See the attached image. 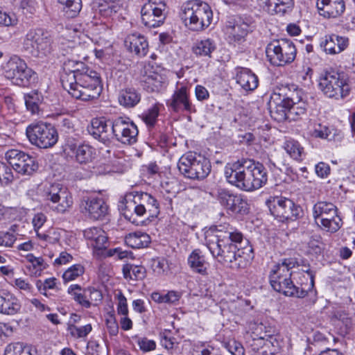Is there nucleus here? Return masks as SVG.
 I'll list each match as a JSON object with an SVG mask.
<instances>
[{
    "label": "nucleus",
    "instance_id": "f257e3e1",
    "mask_svg": "<svg viewBox=\"0 0 355 355\" xmlns=\"http://www.w3.org/2000/svg\"><path fill=\"white\" fill-rule=\"evenodd\" d=\"M207 246L214 257L223 263L240 266L241 260L249 261L254 257L253 248L243 234L229 224L216 226L206 236Z\"/></svg>",
    "mask_w": 355,
    "mask_h": 355
},
{
    "label": "nucleus",
    "instance_id": "f03ea898",
    "mask_svg": "<svg viewBox=\"0 0 355 355\" xmlns=\"http://www.w3.org/2000/svg\"><path fill=\"white\" fill-rule=\"evenodd\" d=\"M61 83L71 96L84 101L97 98L103 89L98 73L79 60L71 73L62 76Z\"/></svg>",
    "mask_w": 355,
    "mask_h": 355
},
{
    "label": "nucleus",
    "instance_id": "7ed1b4c3",
    "mask_svg": "<svg viewBox=\"0 0 355 355\" xmlns=\"http://www.w3.org/2000/svg\"><path fill=\"white\" fill-rule=\"evenodd\" d=\"M225 175L228 182L245 191L259 189L268 181L265 166L252 159H243L226 166Z\"/></svg>",
    "mask_w": 355,
    "mask_h": 355
},
{
    "label": "nucleus",
    "instance_id": "20e7f679",
    "mask_svg": "<svg viewBox=\"0 0 355 355\" xmlns=\"http://www.w3.org/2000/svg\"><path fill=\"white\" fill-rule=\"evenodd\" d=\"M120 207L124 217L137 225L140 222L136 216L150 219L159 214V202L153 196L145 192L132 191L126 193Z\"/></svg>",
    "mask_w": 355,
    "mask_h": 355
},
{
    "label": "nucleus",
    "instance_id": "39448f33",
    "mask_svg": "<svg viewBox=\"0 0 355 355\" xmlns=\"http://www.w3.org/2000/svg\"><path fill=\"white\" fill-rule=\"evenodd\" d=\"M180 17L186 27L193 31H201L211 23L213 12L206 2L192 0L183 3Z\"/></svg>",
    "mask_w": 355,
    "mask_h": 355
},
{
    "label": "nucleus",
    "instance_id": "423d86ee",
    "mask_svg": "<svg viewBox=\"0 0 355 355\" xmlns=\"http://www.w3.org/2000/svg\"><path fill=\"white\" fill-rule=\"evenodd\" d=\"M178 168L185 178L201 180L210 173L211 166L209 159L204 155L189 152L179 159Z\"/></svg>",
    "mask_w": 355,
    "mask_h": 355
},
{
    "label": "nucleus",
    "instance_id": "0eeeda50",
    "mask_svg": "<svg viewBox=\"0 0 355 355\" xmlns=\"http://www.w3.org/2000/svg\"><path fill=\"white\" fill-rule=\"evenodd\" d=\"M53 39L51 34L43 28H32L26 33L23 41V50L34 58H44L52 51Z\"/></svg>",
    "mask_w": 355,
    "mask_h": 355
},
{
    "label": "nucleus",
    "instance_id": "6e6552de",
    "mask_svg": "<svg viewBox=\"0 0 355 355\" xmlns=\"http://www.w3.org/2000/svg\"><path fill=\"white\" fill-rule=\"evenodd\" d=\"M319 87L329 98H344L350 91L347 75L334 70L325 71L320 77Z\"/></svg>",
    "mask_w": 355,
    "mask_h": 355
},
{
    "label": "nucleus",
    "instance_id": "1a4fd4ad",
    "mask_svg": "<svg viewBox=\"0 0 355 355\" xmlns=\"http://www.w3.org/2000/svg\"><path fill=\"white\" fill-rule=\"evenodd\" d=\"M3 73L13 84L26 87L35 82V72L18 56H13L3 65Z\"/></svg>",
    "mask_w": 355,
    "mask_h": 355
},
{
    "label": "nucleus",
    "instance_id": "9d476101",
    "mask_svg": "<svg viewBox=\"0 0 355 355\" xmlns=\"http://www.w3.org/2000/svg\"><path fill=\"white\" fill-rule=\"evenodd\" d=\"M26 134L30 142L40 148H51L58 139L56 129L52 124L47 123L31 124L26 128Z\"/></svg>",
    "mask_w": 355,
    "mask_h": 355
},
{
    "label": "nucleus",
    "instance_id": "9b49d317",
    "mask_svg": "<svg viewBox=\"0 0 355 355\" xmlns=\"http://www.w3.org/2000/svg\"><path fill=\"white\" fill-rule=\"evenodd\" d=\"M266 205L270 214L280 221L296 219L302 214L301 207L286 198L276 197L268 200Z\"/></svg>",
    "mask_w": 355,
    "mask_h": 355
},
{
    "label": "nucleus",
    "instance_id": "f8f14e48",
    "mask_svg": "<svg viewBox=\"0 0 355 355\" xmlns=\"http://www.w3.org/2000/svg\"><path fill=\"white\" fill-rule=\"evenodd\" d=\"M5 157L10 166L19 174L31 175L38 169L35 158L24 151L11 149L6 152Z\"/></svg>",
    "mask_w": 355,
    "mask_h": 355
},
{
    "label": "nucleus",
    "instance_id": "ddd939ff",
    "mask_svg": "<svg viewBox=\"0 0 355 355\" xmlns=\"http://www.w3.org/2000/svg\"><path fill=\"white\" fill-rule=\"evenodd\" d=\"M112 125L113 140L128 145L137 142L139 131L137 125L129 119L118 117L113 120Z\"/></svg>",
    "mask_w": 355,
    "mask_h": 355
},
{
    "label": "nucleus",
    "instance_id": "4468645a",
    "mask_svg": "<svg viewBox=\"0 0 355 355\" xmlns=\"http://www.w3.org/2000/svg\"><path fill=\"white\" fill-rule=\"evenodd\" d=\"M216 199L225 209L233 213L245 214L248 211V204L246 200L241 196L236 195L227 189H218Z\"/></svg>",
    "mask_w": 355,
    "mask_h": 355
},
{
    "label": "nucleus",
    "instance_id": "2eb2a0df",
    "mask_svg": "<svg viewBox=\"0 0 355 355\" xmlns=\"http://www.w3.org/2000/svg\"><path fill=\"white\" fill-rule=\"evenodd\" d=\"M46 200L57 204L55 209L59 213L65 212L73 204L72 197L67 188L60 184H53L46 191Z\"/></svg>",
    "mask_w": 355,
    "mask_h": 355
},
{
    "label": "nucleus",
    "instance_id": "dca6fc26",
    "mask_svg": "<svg viewBox=\"0 0 355 355\" xmlns=\"http://www.w3.org/2000/svg\"><path fill=\"white\" fill-rule=\"evenodd\" d=\"M166 103L168 109L174 112H196L195 106L190 101L187 88L184 86L177 88Z\"/></svg>",
    "mask_w": 355,
    "mask_h": 355
},
{
    "label": "nucleus",
    "instance_id": "f3484780",
    "mask_svg": "<svg viewBox=\"0 0 355 355\" xmlns=\"http://www.w3.org/2000/svg\"><path fill=\"white\" fill-rule=\"evenodd\" d=\"M113 121L105 118H95L88 127L89 133L96 139L103 144H110L113 141Z\"/></svg>",
    "mask_w": 355,
    "mask_h": 355
},
{
    "label": "nucleus",
    "instance_id": "a211bd4d",
    "mask_svg": "<svg viewBox=\"0 0 355 355\" xmlns=\"http://www.w3.org/2000/svg\"><path fill=\"white\" fill-rule=\"evenodd\" d=\"M140 83L144 89L148 92H159L165 85V78L162 75L145 67L141 71Z\"/></svg>",
    "mask_w": 355,
    "mask_h": 355
},
{
    "label": "nucleus",
    "instance_id": "6ab92c4d",
    "mask_svg": "<svg viewBox=\"0 0 355 355\" xmlns=\"http://www.w3.org/2000/svg\"><path fill=\"white\" fill-rule=\"evenodd\" d=\"M254 21L251 19L241 17L235 21H227L226 31L230 38L235 42H240L250 31H252Z\"/></svg>",
    "mask_w": 355,
    "mask_h": 355
},
{
    "label": "nucleus",
    "instance_id": "aec40b11",
    "mask_svg": "<svg viewBox=\"0 0 355 355\" xmlns=\"http://www.w3.org/2000/svg\"><path fill=\"white\" fill-rule=\"evenodd\" d=\"M81 207L83 213L95 220L103 219L107 213V206L101 198L88 197L82 202Z\"/></svg>",
    "mask_w": 355,
    "mask_h": 355
},
{
    "label": "nucleus",
    "instance_id": "412c9836",
    "mask_svg": "<svg viewBox=\"0 0 355 355\" xmlns=\"http://www.w3.org/2000/svg\"><path fill=\"white\" fill-rule=\"evenodd\" d=\"M319 14L326 18H336L345 10L343 0H317Z\"/></svg>",
    "mask_w": 355,
    "mask_h": 355
},
{
    "label": "nucleus",
    "instance_id": "4be33fe9",
    "mask_svg": "<svg viewBox=\"0 0 355 355\" xmlns=\"http://www.w3.org/2000/svg\"><path fill=\"white\" fill-rule=\"evenodd\" d=\"M166 14L167 12L144 5L141 10V21L148 28H157L164 24Z\"/></svg>",
    "mask_w": 355,
    "mask_h": 355
},
{
    "label": "nucleus",
    "instance_id": "5701e85b",
    "mask_svg": "<svg viewBox=\"0 0 355 355\" xmlns=\"http://www.w3.org/2000/svg\"><path fill=\"white\" fill-rule=\"evenodd\" d=\"M83 235L85 239L90 241V245L94 249L101 250L107 248V236L101 228H87L83 231Z\"/></svg>",
    "mask_w": 355,
    "mask_h": 355
},
{
    "label": "nucleus",
    "instance_id": "b1692460",
    "mask_svg": "<svg viewBox=\"0 0 355 355\" xmlns=\"http://www.w3.org/2000/svg\"><path fill=\"white\" fill-rule=\"evenodd\" d=\"M125 46L139 56H145L148 51V43L146 38L140 33L129 35L125 40Z\"/></svg>",
    "mask_w": 355,
    "mask_h": 355
},
{
    "label": "nucleus",
    "instance_id": "393cba45",
    "mask_svg": "<svg viewBox=\"0 0 355 355\" xmlns=\"http://www.w3.org/2000/svg\"><path fill=\"white\" fill-rule=\"evenodd\" d=\"M348 45V39L337 35H326L320 43V46L326 53H339Z\"/></svg>",
    "mask_w": 355,
    "mask_h": 355
},
{
    "label": "nucleus",
    "instance_id": "a878e982",
    "mask_svg": "<svg viewBox=\"0 0 355 355\" xmlns=\"http://www.w3.org/2000/svg\"><path fill=\"white\" fill-rule=\"evenodd\" d=\"M288 106L276 96H271L268 102V109L271 117L277 122L288 120Z\"/></svg>",
    "mask_w": 355,
    "mask_h": 355
},
{
    "label": "nucleus",
    "instance_id": "bb28decb",
    "mask_svg": "<svg viewBox=\"0 0 355 355\" xmlns=\"http://www.w3.org/2000/svg\"><path fill=\"white\" fill-rule=\"evenodd\" d=\"M21 309V304L16 297L7 290H0V313L15 315Z\"/></svg>",
    "mask_w": 355,
    "mask_h": 355
},
{
    "label": "nucleus",
    "instance_id": "cd10ccee",
    "mask_svg": "<svg viewBox=\"0 0 355 355\" xmlns=\"http://www.w3.org/2000/svg\"><path fill=\"white\" fill-rule=\"evenodd\" d=\"M291 277V272H283L274 266L270 275V284L272 288H299L294 285Z\"/></svg>",
    "mask_w": 355,
    "mask_h": 355
},
{
    "label": "nucleus",
    "instance_id": "c85d7f7f",
    "mask_svg": "<svg viewBox=\"0 0 355 355\" xmlns=\"http://www.w3.org/2000/svg\"><path fill=\"white\" fill-rule=\"evenodd\" d=\"M236 83L245 91H252L257 87L259 80L250 69L242 68L236 74Z\"/></svg>",
    "mask_w": 355,
    "mask_h": 355
},
{
    "label": "nucleus",
    "instance_id": "c756f323",
    "mask_svg": "<svg viewBox=\"0 0 355 355\" xmlns=\"http://www.w3.org/2000/svg\"><path fill=\"white\" fill-rule=\"evenodd\" d=\"M187 261L193 272L201 275L207 274L209 263L205 261V257L201 254L200 250H194L189 256Z\"/></svg>",
    "mask_w": 355,
    "mask_h": 355
},
{
    "label": "nucleus",
    "instance_id": "7c9ffc66",
    "mask_svg": "<svg viewBox=\"0 0 355 355\" xmlns=\"http://www.w3.org/2000/svg\"><path fill=\"white\" fill-rule=\"evenodd\" d=\"M75 160L81 165L91 163L95 157V149L89 144H81L73 153Z\"/></svg>",
    "mask_w": 355,
    "mask_h": 355
},
{
    "label": "nucleus",
    "instance_id": "2f4dec72",
    "mask_svg": "<svg viewBox=\"0 0 355 355\" xmlns=\"http://www.w3.org/2000/svg\"><path fill=\"white\" fill-rule=\"evenodd\" d=\"M279 52V66H284L294 61L297 51L291 41L283 39L282 49Z\"/></svg>",
    "mask_w": 355,
    "mask_h": 355
},
{
    "label": "nucleus",
    "instance_id": "473e14b6",
    "mask_svg": "<svg viewBox=\"0 0 355 355\" xmlns=\"http://www.w3.org/2000/svg\"><path fill=\"white\" fill-rule=\"evenodd\" d=\"M216 49L215 42L209 38L196 42L192 47L193 53L200 57L211 58V53Z\"/></svg>",
    "mask_w": 355,
    "mask_h": 355
},
{
    "label": "nucleus",
    "instance_id": "72a5a7b5",
    "mask_svg": "<svg viewBox=\"0 0 355 355\" xmlns=\"http://www.w3.org/2000/svg\"><path fill=\"white\" fill-rule=\"evenodd\" d=\"M125 242L132 248H142L148 245L150 238L146 233L135 232L127 235L125 238Z\"/></svg>",
    "mask_w": 355,
    "mask_h": 355
},
{
    "label": "nucleus",
    "instance_id": "f704fd0d",
    "mask_svg": "<svg viewBox=\"0 0 355 355\" xmlns=\"http://www.w3.org/2000/svg\"><path fill=\"white\" fill-rule=\"evenodd\" d=\"M140 100V94L134 88H126L119 96V103L128 108L135 107Z\"/></svg>",
    "mask_w": 355,
    "mask_h": 355
},
{
    "label": "nucleus",
    "instance_id": "c9c22d12",
    "mask_svg": "<svg viewBox=\"0 0 355 355\" xmlns=\"http://www.w3.org/2000/svg\"><path fill=\"white\" fill-rule=\"evenodd\" d=\"M322 230L331 233L336 232L342 226V220L337 214L331 216L326 214L322 218L318 219V224H317Z\"/></svg>",
    "mask_w": 355,
    "mask_h": 355
},
{
    "label": "nucleus",
    "instance_id": "e433bc0d",
    "mask_svg": "<svg viewBox=\"0 0 355 355\" xmlns=\"http://www.w3.org/2000/svg\"><path fill=\"white\" fill-rule=\"evenodd\" d=\"M337 211L336 207L331 202L320 201L314 205L313 208V216L315 221L318 224V219L326 214L334 216Z\"/></svg>",
    "mask_w": 355,
    "mask_h": 355
},
{
    "label": "nucleus",
    "instance_id": "4c0bfd02",
    "mask_svg": "<svg viewBox=\"0 0 355 355\" xmlns=\"http://www.w3.org/2000/svg\"><path fill=\"white\" fill-rule=\"evenodd\" d=\"M283 39L270 42L266 48V54L270 63L275 66H279V55L282 49Z\"/></svg>",
    "mask_w": 355,
    "mask_h": 355
},
{
    "label": "nucleus",
    "instance_id": "58836bf2",
    "mask_svg": "<svg viewBox=\"0 0 355 355\" xmlns=\"http://www.w3.org/2000/svg\"><path fill=\"white\" fill-rule=\"evenodd\" d=\"M24 98L27 109L30 110L32 114L38 113L40 110L39 106L43 101L42 94L34 90L28 94H25Z\"/></svg>",
    "mask_w": 355,
    "mask_h": 355
},
{
    "label": "nucleus",
    "instance_id": "ea45409f",
    "mask_svg": "<svg viewBox=\"0 0 355 355\" xmlns=\"http://www.w3.org/2000/svg\"><path fill=\"white\" fill-rule=\"evenodd\" d=\"M145 268L139 266L126 264L123 267V273L125 279L141 280L145 276Z\"/></svg>",
    "mask_w": 355,
    "mask_h": 355
},
{
    "label": "nucleus",
    "instance_id": "a19ab883",
    "mask_svg": "<svg viewBox=\"0 0 355 355\" xmlns=\"http://www.w3.org/2000/svg\"><path fill=\"white\" fill-rule=\"evenodd\" d=\"M180 293L175 291H169L167 293L162 294L155 291L151 294V298L157 303H174L179 300Z\"/></svg>",
    "mask_w": 355,
    "mask_h": 355
},
{
    "label": "nucleus",
    "instance_id": "79ce46f5",
    "mask_svg": "<svg viewBox=\"0 0 355 355\" xmlns=\"http://www.w3.org/2000/svg\"><path fill=\"white\" fill-rule=\"evenodd\" d=\"M4 355H33L29 346L24 345L22 343L9 344L4 352Z\"/></svg>",
    "mask_w": 355,
    "mask_h": 355
},
{
    "label": "nucleus",
    "instance_id": "37998d69",
    "mask_svg": "<svg viewBox=\"0 0 355 355\" xmlns=\"http://www.w3.org/2000/svg\"><path fill=\"white\" fill-rule=\"evenodd\" d=\"M284 149L295 160H302L303 148L298 141L295 140H288L284 144Z\"/></svg>",
    "mask_w": 355,
    "mask_h": 355
},
{
    "label": "nucleus",
    "instance_id": "c03bdc74",
    "mask_svg": "<svg viewBox=\"0 0 355 355\" xmlns=\"http://www.w3.org/2000/svg\"><path fill=\"white\" fill-rule=\"evenodd\" d=\"M58 2L64 6L65 12L70 17H73L80 11L82 8L81 0H57Z\"/></svg>",
    "mask_w": 355,
    "mask_h": 355
},
{
    "label": "nucleus",
    "instance_id": "a18cd8bd",
    "mask_svg": "<svg viewBox=\"0 0 355 355\" xmlns=\"http://www.w3.org/2000/svg\"><path fill=\"white\" fill-rule=\"evenodd\" d=\"M272 8H268V12L273 14H284L293 6V0H273Z\"/></svg>",
    "mask_w": 355,
    "mask_h": 355
},
{
    "label": "nucleus",
    "instance_id": "49530a36",
    "mask_svg": "<svg viewBox=\"0 0 355 355\" xmlns=\"http://www.w3.org/2000/svg\"><path fill=\"white\" fill-rule=\"evenodd\" d=\"M159 105L156 103L143 112L141 116L147 125L152 127L155 125L159 116Z\"/></svg>",
    "mask_w": 355,
    "mask_h": 355
},
{
    "label": "nucleus",
    "instance_id": "de8ad7c7",
    "mask_svg": "<svg viewBox=\"0 0 355 355\" xmlns=\"http://www.w3.org/2000/svg\"><path fill=\"white\" fill-rule=\"evenodd\" d=\"M306 110V104L305 102L291 105L288 106V120H297L298 117L305 114Z\"/></svg>",
    "mask_w": 355,
    "mask_h": 355
},
{
    "label": "nucleus",
    "instance_id": "09e8293b",
    "mask_svg": "<svg viewBox=\"0 0 355 355\" xmlns=\"http://www.w3.org/2000/svg\"><path fill=\"white\" fill-rule=\"evenodd\" d=\"M322 237L320 235H313L308 243V254H320L322 252Z\"/></svg>",
    "mask_w": 355,
    "mask_h": 355
},
{
    "label": "nucleus",
    "instance_id": "8fccbe9b",
    "mask_svg": "<svg viewBox=\"0 0 355 355\" xmlns=\"http://www.w3.org/2000/svg\"><path fill=\"white\" fill-rule=\"evenodd\" d=\"M14 180L12 169L4 163L0 164V184L6 186Z\"/></svg>",
    "mask_w": 355,
    "mask_h": 355
},
{
    "label": "nucleus",
    "instance_id": "3c124183",
    "mask_svg": "<svg viewBox=\"0 0 355 355\" xmlns=\"http://www.w3.org/2000/svg\"><path fill=\"white\" fill-rule=\"evenodd\" d=\"M84 268L80 264H76L67 269L63 274L62 278L65 282L75 279L76 277L83 275Z\"/></svg>",
    "mask_w": 355,
    "mask_h": 355
},
{
    "label": "nucleus",
    "instance_id": "603ef678",
    "mask_svg": "<svg viewBox=\"0 0 355 355\" xmlns=\"http://www.w3.org/2000/svg\"><path fill=\"white\" fill-rule=\"evenodd\" d=\"M278 270H282L283 272H291L290 270L297 267V257L285 258L281 260V262L275 266Z\"/></svg>",
    "mask_w": 355,
    "mask_h": 355
},
{
    "label": "nucleus",
    "instance_id": "864d4df0",
    "mask_svg": "<svg viewBox=\"0 0 355 355\" xmlns=\"http://www.w3.org/2000/svg\"><path fill=\"white\" fill-rule=\"evenodd\" d=\"M92 329V325L88 324L85 326L78 327L74 324H69L68 330L73 336L83 338L86 336Z\"/></svg>",
    "mask_w": 355,
    "mask_h": 355
},
{
    "label": "nucleus",
    "instance_id": "5fc2aeb1",
    "mask_svg": "<svg viewBox=\"0 0 355 355\" xmlns=\"http://www.w3.org/2000/svg\"><path fill=\"white\" fill-rule=\"evenodd\" d=\"M331 320H339L345 325L347 326L349 322V318L348 314L341 309H334L329 315Z\"/></svg>",
    "mask_w": 355,
    "mask_h": 355
},
{
    "label": "nucleus",
    "instance_id": "6e6d98bb",
    "mask_svg": "<svg viewBox=\"0 0 355 355\" xmlns=\"http://www.w3.org/2000/svg\"><path fill=\"white\" fill-rule=\"evenodd\" d=\"M302 270L304 272V274L302 275V277L303 279H306L307 281H309V282H302L301 283V285L308 286L309 288H313L315 285V272L312 271L310 269V267H302Z\"/></svg>",
    "mask_w": 355,
    "mask_h": 355
},
{
    "label": "nucleus",
    "instance_id": "4d7b16f0",
    "mask_svg": "<svg viewBox=\"0 0 355 355\" xmlns=\"http://www.w3.org/2000/svg\"><path fill=\"white\" fill-rule=\"evenodd\" d=\"M331 130L327 127L318 124V128L313 130L311 135L316 138L331 140Z\"/></svg>",
    "mask_w": 355,
    "mask_h": 355
},
{
    "label": "nucleus",
    "instance_id": "13d9d810",
    "mask_svg": "<svg viewBox=\"0 0 355 355\" xmlns=\"http://www.w3.org/2000/svg\"><path fill=\"white\" fill-rule=\"evenodd\" d=\"M292 87L288 85H281L277 87L271 96H276L277 98H280L283 102H286L289 96V92H291Z\"/></svg>",
    "mask_w": 355,
    "mask_h": 355
},
{
    "label": "nucleus",
    "instance_id": "bf43d9fd",
    "mask_svg": "<svg viewBox=\"0 0 355 355\" xmlns=\"http://www.w3.org/2000/svg\"><path fill=\"white\" fill-rule=\"evenodd\" d=\"M137 343L141 351L148 352L154 350L156 347V343L153 340H149L147 338H138Z\"/></svg>",
    "mask_w": 355,
    "mask_h": 355
},
{
    "label": "nucleus",
    "instance_id": "052dcab7",
    "mask_svg": "<svg viewBox=\"0 0 355 355\" xmlns=\"http://www.w3.org/2000/svg\"><path fill=\"white\" fill-rule=\"evenodd\" d=\"M117 6L114 3H101L98 6V10L101 15L105 17L110 16L112 13L116 12Z\"/></svg>",
    "mask_w": 355,
    "mask_h": 355
},
{
    "label": "nucleus",
    "instance_id": "680f3d73",
    "mask_svg": "<svg viewBox=\"0 0 355 355\" xmlns=\"http://www.w3.org/2000/svg\"><path fill=\"white\" fill-rule=\"evenodd\" d=\"M226 347L232 355H244L245 349L243 345L235 340L227 343Z\"/></svg>",
    "mask_w": 355,
    "mask_h": 355
},
{
    "label": "nucleus",
    "instance_id": "e2e57ef3",
    "mask_svg": "<svg viewBox=\"0 0 355 355\" xmlns=\"http://www.w3.org/2000/svg\"><path fill=\"white\" fill-rule=\"evenodd\" d=\"M16 240L15 236L8 232H0V245L11 247Z\"/></svg>",
    "mask_w": 355,
    "mask_h": 355
},
{
    "label": "nucleus",
    "instance_id": "0e129e2a",
    "mask_svg": "<svg viewBox=\"0 0 355 355\" xmlns=\"http://www.w3.org/2000/svg\"><path fill=\"white\" fill-rule=\"evenodd\" d=\"M209 284L207 285L209 288L211 287H222L226 286L225 279L219 273H216L212 275L209 279Z\"/></svg>",
    "mask_w": 355,
    "mask_h": 355
},
{
    "label": "nucleus",
    "instance_id": "69168bd1",
    "mask_svg": "<svg viewBox=\"0 0 355 355\" xmlns=\"http://www.w3.org/2000/svg\"><path fill=\"white\" fill-rule=\"evenodd\" d=\"M119 304L117 311L119 314L127 315L128 313L127 300L124 295L120 292L118 294Z\"/></svg>",
    "mask_w": 355,
    "mask_h": 355
},
{
    "label": "nucleus",
    "instance_id": "338daca9",
    "mask_svg": "<svg viewBox=\"0 0 355 355\" xmlns=\"http://www.w3.org/2000/svg\"><path fill=\"white\" fill-rule=\"evenodd\" d=\"M292 91L289 92V96L286 100V103L288 105L299 103L303 102L302 101L301 96L299 95V92L296 91L295 85H292Z\"/></svg>",
    "mask_w": 355,
    "mask_h": 355
},
{
    "label": "nucleus",
    "instance_id": "774afa93",
    "mask_svg": "<svg viewBox=\"0 0 355 355\" xmlns=\"http://www.w3.org/2000/svg\"><path fill=\"white\" fill-rule=\"evenodd\" d=\"M166 261L162 259H154L152 263V268L155 273L157 275L162 274L166 268Z\"/></svg>",
    "mask_w": 355,
    "mask_h": 355
}]
</instances>
